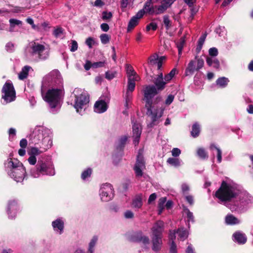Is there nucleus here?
Wrapping results in <instances>:
<instances>
[{
    "instance_id": "obj_1",
    "label": "nucleus",
    "mask_w": 253,
    "mask_h": 253,
    "mask_svg": "<svg viewBox=\"0 0 253 253\" xmlns=\"http://www.w3.org/2000/svg\"><path fill=\"white\" fill-rule=\"evenodd\" d=\"M158 90L153 85L145 86L144 89V97L146 101L147 114L151 117L153 122L161 118L163 114L164 109L159 106V102L161 101L160 96H157L153 101L152 99L157 94Z\"/></svg>"
},
{
    "instance_id": "obj_37",
    "label": "nucleus",
    "mask_w": 253,
    "mask_h": 253,
    "mask_svg": "<svg viewBox=\"0 0 253 253\" xmlns=\"http://www.w3.org/2000/svg\"><path fill=\"white\" fill-rule=\"evenodd\" d=\"M158 59V55L157 53H154L149 57L148 63L151 65H154L156 64Z\"/></svg>"
},
{
    "instance_id": "obj_23",
    "label": "nucleus",
    "mask_w": 253,
    "mask_h": 253,
    "mask_svg": "<svg viewBox=\"0 0 253 253\" xmlns=\"http://www.w3.org/2000/svg\"><path fill=\"white\" fill-rule=\"evenodd\" d=\"M175 231H170L169 234V238L172 241L169 253H177L176 246L173 241L175 238Z\"/></svg>"
},
{
    "instance_id": "obj_43",
    "label": "nucleus",
    "mask_w": 253,
    "mask_h": 253,
    "mask_svg": "<svg viewBox=\"0 0 253 253\" xmlns=\"http://www.w3.org/2000/svg\"><path fill=\"white\" fill-rule=\"evenodd\" d=\"M101 42L103 44L108 43L110 40V36L106 34H103L100 36Z\"/></svg>"
},
{
    "instance_id": "obj_20",
    "label": "nucleus",
    "mask_w": 253,
    "mask_h": 253,
    "mask_svg": "<svg viewBox=\"0 0 253 253\" xmlns=\"http://www.w3.org/2000/svg\"><path fill=\"white\" fill-rule=\"evenodd\" d=\"M235 240L239 244H244L247 242V237L246 235L240 232H236L233 234Z\"/></svg>"
},
{
    "instance_id": "obj_33",
    "label": "nucleus",
    "mask_w": 253,
    "mask_h": 253,
    "mask_svg": "<svg viewBox=\"0 0 253 253\" xmlns=\"http://www.w3.org/2000/svg\"><path fill=\"white\" fill-rule=\"evenodd\" d=\"M200 126L197 123L194 124L192 128V130L191 131V135L194 137H197L200 133Z\"/></svg>"
},
{
    "instance_id": "obj_63",
    "label": "nucleus",
    "mask_w": 253,
    "mask_h": 253,
    "mask_svg": "<svg viewBox=\"0 0 253 253\" xmlns=\"http://www.w3.org/2000/svg\"><path fill=\"white\" fill-rule=\"evenodd\" d=\"M133 216V213L130 211H126L125 213V216L126 218H132Z\"/></svg>"
},
{
    "instance_id": "obj_10",
    "label": "nucleus",
    "mask_w": 253,
    "mask_h": 253,
    "mask_svg": "<svg viewBox=\"0 0 253 253\" xmlns=\"http://www.w3.org/2000/svg\"><path fill=\"white\" fill-rule=\"evenodd\" d=\"M145 169V162L142 154V150H140L137 156L136 162L134 170L137 176H142V170Z\"/></svg>"
},
{
    "instance_id": "obj_4",
    "label": "nucleus",
    "mask_w": 253,
    "mask_h": 253,
    "mask_svg": "<svg viewBox=\"0 0 253 253\" xmlns=\"http://www.w3.org/2000/svg\"><path fill=\"white\" fill-rule=\"evenodd\" d=\"M42 94L43 100L51 108H54L59 103L64 92L61 88H52L48 89L45 94L42 90Z\"/></svg>"
},
{
    "instance_id": "obj_6",
    "label": "nucleus",
    "mask_w": 253,
    "mask_h": 253,
    "mask_svg": "<svg viewBox=\"0 0 253 253\" xmlns=\"http://www.w3.org/2000/svg\"><path fill=\"white\" fill-rule=\"evenodd\" d=\"M29 47L32 55H37L40 59L42 60L46 59L48 57V52L43 44L33 41L29 43Z\"/></svg>"
},
{
    "instance_id": "obj_9",
    "label": "nucleus",
    "mask_w": 253,
    "mask_h": 253,
    "mask_svg": "<svg viewBox=\"0 0 253 253\" xmlns=\"http://www.w3.org/2000/svg\"><path fill=\"white\" fill-rule=\"evenodd\" d=\"M100 196L101 200L104 202H107L113 198V189L110 184L106 183L102 185L100 188Z\"/></svg>"
},
{
    "instance_id": "obj_58",
    "label": "nucleus",
    "mask_w": 253,
    "mask_h": 253,
    "mask_svg": "<svg viewBox=\"0 0 253 253\" xmlns=\"http://www.w3.org/2000/svg\"><path fill=\"white\" fill-rule=\"evenodd\" d=\"M28 161L30 164L35 165L37 162V159L35 156H31L28 158Z\"/></svg>"
},
{
    "instance_id": "obj_54",
    "label": "nucleus",
    "mask_w": 253,
    "mask_h": 253,
    "mask_svg": "<svg viewBox=\"0 0 253 253\" xmlns=\"http://www.w3.org/2000/svg\"><path fill=\"white\" fill-rule=\"evenodd\" d=\"M209 54L212 56H216L218 54L217 49L215 47L211 48L209 50Z\"/></svg>"
},
{
    "instance_id": "obj_45",
    "label": "nucleus",
    "mask_w": 253,
    "mask_h": 253,
    "mask_svg": "<svg viewBox=\"0 0 253 253\" xmlns=\"http://www.w3.org/2000/svg\"><path fill=\"white\" fill-rule=\"evenodd\" d=\"M117 72L116 71H107L105 73V78L111 80L115 78L116 76Z\"/></svg>"
},
{
    "instance_id": "obj_48",
    "label": "nucleus",
    "mask_w": 253,
    "mask_h": 253,
    "mask_svg": "<svg viewBox=\"0 0 253 253\" xmlns=\"http://www.w3.org/2000/svg\"><path fill=\"white\" fill-rule=\"evenodd\" d=\"M184 42H185L184 39L183 38H181L180 39V42L179 43H178L177 44V47L178 50L179 55H181V54Z\"/></svg>"
},
{
    "instance_id": "obj_36",
    "label": "nucleus",
    "mask_w": 253,
    "mask_h": 253,
    "mask_svg": "<svg viewBox=\"0 0 253 253\" xmlns=\"http://www.w3.org/2000/svg\"><path fill=\"white\" fill-rule=\"evenodd\" d=\"M166 200L167 199L166 197H162L159 199L158 203L159 214H160L164 209V205L166 202Z\"/></svg>"
},
{
    "instance_id": "obj_53",
    "label": "nucleus",
    "mask_w": 253,
    "mask_h": 253,
    "mask_svg": "<svg viewBox=\"0 0 253 253\" xmlns=\"http://www.w3.org/2000/svg\"><path fill=\"white\" fill-rule=\"evenodd\" d=\"M95 42L92 38H88L85 41L86 44L89 47L91 48L92 45L94 44Z\"/></svg>"
},
{
    "instance_id": "obj_62",
    "label": "nucleus",
    "mask_w": 253,
    "mask_h": 253,
    "mask_svg": "<svg viewBox=\"0 0 253 253\" xmlns=\"http://www.w3.org/2000/svg\"><path fill=\"white\" fill-rule=\"evenodd\" d=\"M62 32L63 31L62 28H58L54 31L53 34L56 37H59L62 33Z\"/></svg>"
},
{
    "instance_id": "obj_5",
    "label": "nucleus",
    "mask_w": 253,
    "mask_h": 253,
    "mask_svg": "<svg viewBox=\"0 0 253 253\" xmlns=\"http://www.w3.org/2000/svg\"><path fill=\"white\" fill-rule=\"evenodd\" d=\"M49 130L43 127L36 128L33 131L31 138L33 143L39 144L41 142L48 141L47 148L51 147L52 141L49 137Z\"/></svg>"
},
{
    "instance_id": "obj_18",
    "label": "nucleus",
    "mask_w": 253,
    "mask_h": 253,
    "mask_svg": "<svg viewBox=\"0 0 253 253\" xmlns=\"http://www.w3.org/2000/svg\"><path fill=\"white\" fill-rule=\"evenodd\" d=\"M153 250L158 251L161 249L162 244V236H152Z\"/></svg>"
},
{
    "instance_id": "obj_30",
    "label": "nucleus",
    "mask_w": 253,
    "mask_h": 253,
    "mask_svg": "<svg viewBox=\"0 0 253 253\" xmlns=\"http://www.w3.org/2000/svg\"><path fill=\"white\" fill-rule=\"evenodd\" d=\"M229 82V81L228 78L225 77H221L216 80V83L219 87L224 88L227 86Z\"/></svg>"
},
{
    "instance_id": "obj_16",
    "label": "nucleus",
    "mask_w": 253,
    "mask_h": 253,
    "mask_svg": "<svg viewBox=\"0 0 253 253\" xmlns=\"http://www.w3.org/2000/svg\"><path fill=\"white\" fill-rule=\"evenodd\" d=\"M60 77V73L57 70H53L44 78V80L45 81L56 83V80L59 79Z\"/></svg>"
},
{
    "instance_id": "obj_17",
    "label": "nucleus",
    "mask_w": 253,
    "mask_h": 253,
    "mask_svg": "<svg viewBox=\"0 0 253 253\" xmlns=\"http://www.w3.org/2000/svg\"><path fill=\"white\" fill-rule=\"evenodd\" d=\"M143 205L142 195L139 194L136 195L132 199L131 206L133 208L140 209Z\"/></svg>"
},
{
    "instance_id": "obj_3",
    "label": "nucleus",
    "mask_w": 253,
    "mask_h": 253,
    "mask_svg": "<svg viewBox=\"0 0 253 253\" xmlns=\"http://www.w3.org/2000/svg\"><path fill=\"white\" fill-rule=\"evenodd\" d=\"M235 188L231 184L223 181L220 188L215 193V196L221 201H231L236 197Z\"/></svg>"
},
{
    "instance_id": "obj_49",
    "label": "nucleus",
    "mask_w": 253,
    "mask_h": 253,
    "mask_svg": "<svg viewBox=\"0 0 253 253\" xmlns=\"http://www.w3.org/2000/svg\"><path fill=\"white\" fill-rule=\"evenodd\" d=\"M157 24L154 22H151L146 26V29L147 31H149L150 30L155 31L157 29Z\"/></svg>"
},
{
    "instance_id": "obj_26",
    "label": "nucleus",
    "mask_w": 253,
    "mask_h": 253,
    "mask_svg": "<svg viewBox=\"0 0 253 253\" xmlns=\"http://www.w3.org/2000/svg\"><path fill=\"white\" fill-rule=\"evenodd\" d=\"M206 61L209 66H212L216 69H219L220 64L217 59L207 57L206 58Z\"/></svg>"
},
{
    "instance_id": "obj_19",
    "label": "nucleus",
    "mask_w": 253,
    "mask_h": 253,
    "mask_svg": "<svg viewBox=\"0 0 253 253\" xmlns=\"http://www.w3.org/2000/svg\"><path fill=\"white\" fill-rule=\"evenodd\" d=\"M139 80L140 78L139 76L136 77L134 79L130 78L128 79L127 94L129 93V91L132 92L134 90L135 86V81H138Z\"/></svg>"
},
{
    "instance_id": "obj_41",
    "label": "nucleus",
    "mask_w": 253,
    "mask_h": 253,
    "mask_svg": "<svg viewBox=\"0 0 253 253\" xmlns=\"http://www.w3.org/2000/svg\"><path fill=\"white\" fill-rule=\"evenodd\" d=\"M176 72V70L174 68L173 69L169 74L165 76L164 79L167 81H169V82L175 75Z\"/></svg>"
},
{
    "instance_id": "obj_46",
    "label": "nucleus",
    "mask_w": 253,
    "mask_h": 253,
    "mask_svg": "<svg viewBox=\"0 0 253 253\" xmlns=\"http://www.w3.org/2000/svg\"><path fill=\"white\" fill-rule=\"evenodd\" d=\"M97 240V238L96 237H94L91 240V242L89 243V253H93V248L95 246L96 242Z\"/></svg>"
},
{
    "instance_id": "obj_55",
    "label": "nucleus",
    "mask_w": 253,
    "mask_h": 253,
    "mask_svg": "<svg viewBox=\"0 0 253 253\" xmlns=\"http://www.w3.org/2000/svg\"><path fill=\"white\" fill-rule=\"evenodd\" d=\"M181 153V151L179 149L177 148H173L171 151V154L173 157H177L179 156Z\"/></svg>"
},
{
    "instance_id": "obj_34",
    "label": "nucleus",
    "mask_w": 253,
    "mask_h": 253,
    "mask_svg": "<svg viewBox=\"0 0 253 253\" xmlns=\"http://www.w3.org/2000/svg\"><path fill=\"white\" fill-rule=\"evenodd\" d=\"M9 21L10 23L9 31L11 32L14 31V28L15 25L22 24V21L15 19H10Z\"/></svg>"
},
{
    "instance_id": "obj_42",
    "label": "nucleus",
    "mask_w": 253,
    "mask_h": 253,
    "mask_svg": "<svg viewBox=\"0 0 253 253\" xmlns=\"http://www.w3.org/2000/svg\"><path fill=\"white\" fill-rule=\"evenodd\" d=\"M197 154L202 159H206L208 157V154L203 148H199L197 150Z\"/></svg>"
},
{
    "instance_id": "obj_24",
    "label": "nucleus",
    "mask_w": 253,
    "mask_h": 253,
    "mask_svg": "<svg viewBox=\"0 0 253 253\" xmlns=\"http://www.w3.org/2000/svg\"><path fill=\"white\" fill-rule=\"evenodd\" d=\"M196 71V67L195 65V61L191 60L189 63L187 67L185 70V75L188 76L192 75Z\"/></svg>"
},
{
    "instance_id": "obj_11",
    "label": "nucleus",
    "mask_w": 253,
    "mask_h": 253,
    "mask_svg": "<svg viewBox=\"0 0 253 253\" xmlns=\"http://www.w3.org/2000/svg\"><path fill=\"white\" fill-rule=\"evenodd\" d=\"M144 13V10L141 9L130 19L127 28V32L131 31L138 25L139 20L142 18Z\"/></svg>"
},
{
    "instance_id": "obj_14",
    "label": "nucleus",
    "mask_w": 253,
    "mask_h": 253,
    "mask_svg": "<svg viewBox=\"0 0 253 253\" xmlns=\"http://www.w3.org/2000/svg\"><path fill=\"white\" fill-rule=\"evenodd\" d=\"M164 230V222L161 220L157 221L151 228L152 236H162Z\"/></svg>"
},
{
    "instance_id": "obj_15",
    "label": "nucleus",
    "mask_w": 253,
    "mask_h": 253,
    "mask_svg": "<svg viewBox=\"0 0 253 253\" xmlns=\"http://www.w3.org/2000/svg\"><path fill=\"white\" fill-rule=\"evenodd\" d=\"M94 111L98 113H102L105 112L108 106L105 101L102 100H100L96 101L94 106Z\"/></svg>"
},
{
    "instance_id": "obj_22",
    "label": "nucleus",
    "mask_w": 253,
    "mask_h": 253,
    "mask_svg": "<svg viewBox=\"0 0 253 253\" xmlns=\"http://www.w3.org/2000/svg\"><path fill=\"white\" fill-rule=\"evenodd\" d=\"M52 225L55 231H59L60 234H61L64 228V222L60 219H58L52 223Z\"/></svg>"
},
{
    "instance_id": "obj_40",
    "label": "nucleus",
    "mask_w": 253,
    "mask_h": 253,
    "mask_svg": "<svg viewBox=\"0 0 253 253\" xmlns=\"http://www.w3.org/2000/svg\"><path fill=\"white\" fill-rule=\"evenodd\" d=\"M42 152L38 148L33 147L30 149V151L28 152V154L31 156H35V157H36V156L39 155L42 153Z\"/></svg>"
},
{
    "instance_id": "obj_38",
    "label": "nucleus",
    "mask_w": 253,
    "mask_h": 253,
    "mask_svg": "<svg viewBox=\"0 0 253 253\" xmlns=\"http://www.w3.org/2000/svg\"><path fill=\"white\" fill-rule=\"evenodd\" d=\"M164 24L166 27L167 30H169L170 27H172V22L169 19L168 15H165L163 17Z\"/></svg>"
},
{
    "instance_id": "obj_7",
    "label": "nucleus",
    "mask_w": 253,
    "mask_h": 253,
    "mask_svg": "<svg viewBox=\"0 0 253 253\" xmlns=\"http://www.w3.org/2000/svg\"><path fill=\"white\" fill-rule=\"evenodd\" d=\"M2 92L4 94L2 98L6 103L14 100L15 98V91L12 84L6 82L2 88Z\"/></svg>"
},
{
    "instance_id": "obj_35",
    "label": "nucleus",
    "mask_w": 253,
    "mask_h": 253,
    "mask_svg": "<svg viewBox=\"0 0 253 253\" xmlns=\"http://www.w3.org/2000/svg\"><path fill=\"white\" fill-rule=\"evenodd\" d=\"M155 14H159L164 13L168 8V7H167V6L162 2V3L160 6H155Z\"/></svg>"
},
{
    "instance_id": "obj_52",
    "label": "nucleus",
    "mask_w": 253,
    "mask_h": 253,
    "mask_svg": "<svg viewBox=\"0 0 253 253\" xmlns=\"http://www.w3.org/2000/svg\"><path fill=\"white\" fill-rule=\"evenodd\" d=\"M144 12H148L151 14H155L156 8L155 6L154 7H152V5L147 7L146 8L143 9Z\"/></svg>"
},
{
    "instance_id": "obj_56",
    "label": "nucleus",
    "mask_w": 253,
    "mask_h": 253,
    "mask_svg": "<svg viewBox=\"0 0 253 253\" xmlns=\"http://www.w3.org/2000/svg\"><path fill=\"white\" fill-rule=\"evenodd\" d=\"M78 47V45L77 42L75 41H72V42H71V46L70 48V50L72 52H74L77 50Z\"/></svg>"
},
{
    "instance_id": "obj_61",
    "label": "nucleus",
    "mask_w": 253,
    "mask_h": 253,
    "mask_svg": "<svg viewBox=\"0 0 253 253\" xmlns=\"http://www.w3.org/2000/svg\"><path fill=\"white\" fill-rule=\"evenodd\" d=\"M157 198V195L155 193H153L150 195L149 198L148 199V203L149 204H151L153 201H154Z\"/></svg>"
},
{
    "instance_id": "obj_57",
    "label": "nucleus",
    "mask_w": 253,
    "mask_h": 253,
    "mask_svg": "<svg viewBox=\"0 0 253 253\" xmlns=\"http://www.w3.org/2000/svg\"><path fill=\"white\" fill-rule=\"evenodd\" d=\"M6 50L8 52H12L14 50V44L11 42H8L5 46Z\"/></svg>"
},
{
    "instance_id": "obj_31",
    "label": "nucleus",
    "mask_w": 253,
    "mask_h": 253,
    "mask_svg": "<svg viewBox=\"0 0 253 253\" xmlns=\"http://www.w3.org/2000/svg\"><path fill=\"white\" fill-rule=\"evenodd\" d=\"M132 130L133 134L136 135V137H139L141 133V127L140 125L137 123H134L132 125Z\"/></svg>"
},
{
    "instance_id": "obj_47",
    "label": "nucleus",
    "mask_w": 253,
    "mask_h": 253,
    "mask_svg": "<svg viewBox=\"0 0 253 253\" xmlns=\"http://www.w3.org/2000/svg\"><path fill=\"white\" fill-rule=\"evenodd\" d=\"M92 170L91 169H87L86 170L83 172L82 174V178L85 179L88 177H89L91 174Z\"/></svg>"
},
{
    "instance_id": "obj_60",
    "label": "nucleus",
    "mask_w": 253,
    "mask_h": 253,
    "mask_svg": "<svg viewBox=\"0 0 253 253\" xmlns=\"http://www.w3.org/2000/svg\"><path fill=\"white\" fill-rule=\"evenodd\" d=\"M216 150L217 151V161L218 163H220L221 162V160H222L221 151L219 148H216Z\"/></svg>"
},
{
    "instance_id": "obj_50",
    "label": "nucleus",
    "mask_w": 253,
    "mask_h": 253,
    "mask_svg": "<svg viewBox=\"0 0 253 253\" xmlns=\"http://www.w3.org/2000/svg\"><path fill=\"white\" fill-rule=\"evenodd\" d=\"M105 63H106L105 61H99V62L93 63H92V68H97L104 67L105 66Z\"/></svg>"
},
{
    "instance_id": "obj_59",
    "label": "nucleus",
    "mask_w": 253,
    "mask_h": 253,
    "mask_svg": "<svg viewBox=\"0 0 253 253\" xmlns=\"http://www.w3.org/2000/svg\"><path fill=\"white\" fill-rule=\"evenodd\" d=\"M173 99H174L173 95H171V94L169 95L165 101V103L167 105H169L172 102Z\"/></svg>"
},
{
    "instance_id": "obj_32",
    "label": "nucleus",
    "mask_w": 253,
    "mask_h": 253,
    "mask_svg": "<svg viewBox=\"0 0 253 253\" xmlns=\"http://www.w3.org/2000/svg\"><path fill=\"white\" fill-rule=\"evenodd\" d=\"M176 233L178 235V239L181 241H184L188 237V233L187 231L184 230L183 228L178 229L177 230Z\"/></svg>"
},
{
    "instance_id": "obj_44",
    "label": "nucleus",
    "mask_w": 253,
    "mask_h": 253,
    "mask_svg": "<svg viewBox=\"0 0 253 253\" xmlns=\"http://www.w3.org/2000/svg\"><path fill=\"white\" fill-rule=\"evenodd\" d=\"M184 212L187 215V217L188 219V221H194V216L192 212H191L188 209L184 208Z\"/></svg>"
},
{
    "instance_id": "obj_29",
    "label": "nucleus",
    "mask_w": 253,
    "mask_h": 253,
    "mask_svg": "<svg viewBox=\"0 0 253 253\" xmlns=\"http://www.w3.org/2000/svg\"><path fill=\"white\" fill-rule=\"evenodd\" d=\"M126 70L128 79L130 78L134 79L136 77L138 76L130 65H126Z\"/></svg>"
},
{
    "instance_id": "obj_2",
    "label": "nucleus",
    "mask_w": 253,
    "mask_h": 253,
    "mask_svg": "<svg viewBox=\"0 0 253 253\" xmlns=\"http://www.w3.org/2000/svg\"><path fill=\"white\" fill-rule=\"evenodd\" d=\"M7 168L10 169L9 175L17 182L23 181L26 174V170L23 164L17 160H8Z\"/></svg>"
},
{
    "instance_id": "obj_8",
    "label": "nucleus",
    "mask_w": 253,
    "mask_h": 253,
    "mask_svg": "<svg viewBox=\"0 0 253 253\" xmlns=\"http://www.w3.org/2000/svg\"><path fill=\"white\" fill-rule=\"evenodd\" d=\"M81 91V90L79 88H76L74 91L76 97L74 107L78 112H79V109H82L84 105L89 102V97L86 93L82 92L80 95H78L79 93Z\"/></svg>"
},
{
    "instance_id": "obj_21",
    "label": "nucleus",
    "mask_w": 253,
    "mask_h": 253,
    "mask_svg": "<svg viewBox=\"0 0 253 253\" xmlns=\"http://www.w3.org/2000/svg\"><path fill=\"white\" fill-rule=\"evenodd\" d=\"M131 240L133 242H142L144 245H147L149 243V238L145 236H142L141 233L137 234L135 237L132 238Z\"/></svg>"
},
{
    "instance_id": "obj_25",
    "label": "nucleus",
    "mask_w": 253,
    "mask_h": 253,
    "mask_svg": "<svg viewBox=\"0 0 253 253\" xmlns=\"http://www.w3.org/2000/svg\"><path fill=\"white\" fill-rule=\"evenodd\" d=\"M167 163L170 166L178 168L181 166V160L177 158H169L168 159Z\"/></svg>"
},
{
    "instance_id": "obj_27",
    "label": "nucleus",
    "mask_w": 253,
    "mask_h": 253,
    "mask_svg": "<svg viewBox=\"0 0 253 253\" xmlns=\"http://www.w3.org/2000/svg\"><path fill=\"white\" fill-rule=\"evenodd\" d=\"M225 222L227 224L232 225L239 223L240 221L233 215L228 214L225 217Z\"/></svg>"
},
{
    "instance_id": "obj_13",
    "label": "nucleus",
    "mask_w": 253,
    "mask_h": 253,
    "mask_svg": "<svg viewBox=\"0 0 253 253\" xmlns=\"http://www.w3.org/2000/svg\"><path fill=\"white\" fill-rule=\"evenodd\" d=\"M153 82L156 89L158 91H162L165 88L166 85L169 83V81H167L164 79L162 73H160L154 78Z\"/></svg>"
},
{
    "instance_id": "obj_28",
    "label": "nucleus",
    "mask_w": 253,
    "mask_h": 253,
    "mask_svg": "<svg viewBox=\"0 0 253 253\" xmlns=\"http://www.w3.org/2000/svg\"><path fill=\"white\" fill-rule=\"evenodd\" d=\"M31 68V67L29 66H25L22 69L21 71L18 75V77L20 80H23L26 78H27L28 73L30 69Z\"/></svg>"
},
{
    "instance_id": "obj_51",
    "label": "nucleus",
    "mask_w": 253,
    "mask_h": 253,
    "mask_svg": "<svg viewBox=\"0 0 253 253\" xmlns=\"http://www.w3.org/2000/svg\"><path fill=\"white\" fill-rule=\"evenodd\" d=\"M197 67H196V71H198L200 69H201L204 64V61L203 59L199 58L197 61Z\"/></svg>"
},
{
    "instance_id": "obj_39",
    "label": "nucleus",
    "mask_w": 253,
    "mask_h": 253,
    "mask_svg": "<svg viewBox=\"0 0 253 253\" xmlns=\"http://www.w3.org/2000/svg\"><path fill=\"white\" fill-rule=\"evenodd\" d=\"M113 15L112 12H107V11H103L102 13V19L104 21H109L112 18Z\"/></svg>"
},
{
    "instance_id": "obj_12",
    "label": "nucleus",
    "mask_w": 253,
    "mask_h": 253,
    "mask_svg": "<svg viewBox=\"0 0 253 253\" xmlns=\"http://www.w3.org/2000/svg\"><path fill=\"white\" fill-rule=\"evenodd\" d=\"M37 170L43 174L53 175L54 171L52 166H47L42 161H39L37 165Z\"/></svg>"
},
{
    "instance_id": "obj_64",
    "label": "nucleus",
    "mask_w": 253,
    "mask_h": 253,
    "mask_svg": "<svg viewBox=\"0 0 253 253\" xmlns=\"http://www.w3.org/2000/svg\"><path fill=\"white\" fill-rule=\"evenodd\" d=\"M20 146L22 148L25 149L27 146V141L26 139H22L20 141Z\"/></svg>"
}]
</instances>
